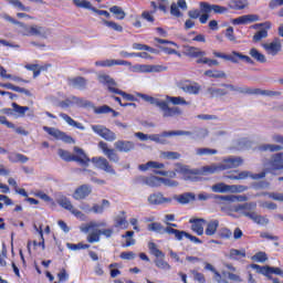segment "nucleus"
Listing matches in <instances>:
<instances>
[{"label":"nucleus","instance_id":"1","mask_svg":"<svg viewBox=\"0 0 283 283\" xmlns=\"http://www.w3.org/2000/svg\"><path fill=\"white\" fill-rule=\"evenodd\" d=\"M139 98H143L146 103H150V105H156L163 112L164 118H171V116H179L182 114V111L178 106L169 107V104L163 99L149 96L147 94L137 93Z\"/></svg>","mask_w":283,"mask_h":283},{"label":"nucleus","instance_id":"2","mask_svg":"<svg viewBox=\"0 0 283 283\" xmlns=\"http://www.w3.org/2000/svg\"><path fill=\"white\" fill-rule=\"evenodd\" d=\"M75 155H72L69 150H65L63 148H60L57 150V156L65 163H78V165H82V167H88L90 166V157L85 154V150L78 147H74Z\"/></svg>","mask_w":283,"mask_h":283},{"label":"nucleus","instance_id":"3","mask_svg":"<svg viewBox=\"0 0 283 283\" xmlns=\"http://www.w3.org/2000/svg\"><path fill=\"white\" fill-rule=\"evenodd\" d=\"M221 87L230 90V92H239V94H250L256 96H282V93L279 91H266L261 88H249V87H235L233 84H221Z\"/></svg>","mask_w":283,"mask_h":283},{"label":"nucleus","instance_id":"4","mask_svg":"<svg viewBox=\"0 0 283 283\" xmlns=\"http://www.w3.org/2000/svg\"><path fill=\"white\" fill-rule=\"evenodd\" d=\"M148 249L151 253V255H155V265L157 266V269H160L161 271H170L171 270V265L169 263H167V261H165V253L158 249V245L154 242H150L148 244Z\"/></svg>","mask_w":283,"mask_h":283},{"label":"nucleus","instance_id":"5","mask_svg":"<svg viewBox=\"0 0 283 283\" xmlns=\"http://www.w3.org/2000/svg\"><path fill=\"white\" fill-rule=\"evenodd\" d=\"M213 56H216L217 59H223L224 61H230L231 63H240V61H243L244 63H248V65L255 64V62L249 55H244L237 51H232L231 54H224L214 51Z\"/></svg>","mask_w":283,"mask_h":283},{"label":"nucleus","instance_id":"6","mask_svg":"<svg viewBox=\"0 0 283 283\" xmlns=\"http://www.w3.org/2000/svg\"><path fill=\"white\" fill-rule=\"evenodd\" d=\"M200 8L203 12L202 15H199L200 23L205 24L209 21V12H214V14H224L229 9L219 4H210L209 2H200Z\"/></svg>","mask_w":283,"mask_h":283},{"label":"nucleus","instance_id":"7","mask_svg":"<svg viewBox=\"0 0 283 283\" xmlns=\"http://www.w3.org/2000/svg\"><path fill=\"white\" fill-rule=\"evenodd\" d=\"M226 178H228V180H247V178H252V180H262V178H266V171L251 174L247 170H243L241 172L234 170L232 174L226 176Z\"/></svg>","mask_w":283,"mask_h":283},{"label":"nucleus","instance_id":"8","mask_svg":"<svg viewBox=\"0 0 283 283\" xmlns=\"http://www.w3.org/2000/svg\"><path fill=\"white\" fill-rule=\"evenodd\" d=\"M169 136H191V132L189 130H170V132H164L163 134H154L149 135V140H153V143H160V145H165L167 140L165 138Z\"/></svg>","mask_w":283,"mask_h":283},{"label":"nucleus","instance_id":"9","mask_svg":"<svg viewBox=\"0 0 283 283\" xmlns=\"http://www.w3.org/2000/svg\"><path fill=\"white\" fill-rule=\"evenodd\" d=\"M43 130L49 134V136H53L55 140H62V143H66V145H74L75 140L72 136L67 135L65 132L59 130V128L43 126Z\"/></svg>","mask_w":283,"mask_h":283},{"label":"nucleus","instance_id":"10","mask_svg":"<svg viewBox=\"0 0 283 283\" xmlns=\"http://www.w3.org/2000/svg\"><path fill=\"white\" fill-rule=\"evenodd\" d=\"M91 128L94 134H96L104 140H107L108 143H114V140H116V133L103 125H92Z\"/></svg>","mask_w":283,"mask_h":283},{"label":"nucleus","instance_id":"11","mask_svg":"<svg viewBox=\"0 0 283 283\" xmlns=\"http://www.w3.org/2000/svg\"><path fill=\"white\" fill-rule=\"evenodd\" d=\"M90 163H93L96 169H101L102 171H105L106 174H112L113 176L116 175L114 166H112V164H109V160H107V158L105 157H93L92 159H90Z\"/></svg>","mask_w":283,"mask_h":283},{"label":"nucleus","instance_id":"12","mask_svg":"<svg viewBox=\"0 0 283 283\" xmlns=\"http://www.w3.org/2000/svg\"><path fill=\"white\" fill-rule=\"evenodd\" d=\"M23 36H42V39H46L48 34H50V29L44 27H39L36 24L28 27L25 25Z\"/></svg>","mask_w":283,"mask_h":283},{"label":"nucleus","instance_id":"13","mask_svg":"<svg viewBox=\"0 0 283 283\" xmlns=\"http://www.w3.org/2000/svg\"><path fill=\"white\" fill-rule=\"evenodd\" d=\"M74 6L76 8H83L84 10H92V12H95L99 17H106V19H109L111 14L105 10H98L96 7L92 6V2L87 0H73Z\"/></svg>","mask_w":283,"mask_h":283},{"label":"nucleus","instance_id":"14","mask_svg":"<svg viewBox=\"0 0 283 283\" xmlns=\"http://www.w3.org/2000/svg\"><path fill=\"white\" fill-rule=\"evenodd\" d=\"M71 105H81L82 107H87V105H90V102L74 95L59 102V107H61L62 109H67V107H71Z\"/></svg>","mask_w":283,"mask_h":283},{"label":"nucleus","instance_id":"15","mask_svg":"<svg viewBox=\"0 0 283 283\" xmlns=\"http://www.w3.org/2000/svg\"><path fill=\"white\" fill-rule=\"evenodd\" d=\"M98 147H99V149H102L103 154H105V156L108 158V160L111 163H119L120 161V157L118 156L116 150L114 148H109L107 143L99 142Z\"/></svg>","mask_w":283,"mask_h":283},{"label":"nucleus","instance_id":"16","mask_svg":"<svg viewBox=\"0 0 283 283\" xmlns=\"http://www.w3.org/2000/svg\"><path fill=\"white\" fill-rule=\"evenodd\" d=\"M92 196V186L84 184L77 187L73 192L74 200H85Z\"/></svg>","mask_w":283,"mask_h":283},{"label":"nucleus","instance_id":"17","mask_svg":"<svg viewBox=\"0 0 283 283\" xmlns=\"http://www.w3.org/2000/svg\"><path fill=\"white\" fill-rule=\"evenodd\" d=\"M97 81L102 85H106L107 90H108V92H111V94H114V92L117 90L116 88V85H117L116 81L112 76H109L105 73L98 74L97 75Z\"/></svg>","mask_w":283,"mask_h":283},{"label":"nucleus","instance_id":"18","mask_svg":"<svg viewBox=\"0 0 283 283\" xmlns=\"http://www.w3.org/2000/svg\"><path fill=\"white\" fill-rule=\"evenodd\" d=\"M59 205L62 207V209L70 211V213L75 216V218H83V212H81L78 209H75L70 199L64 197L59 200Z\"/></svg>","mask_w":283,"mask_h":283},{"label":"nucleus","instance_id":"19","mask_svg":"<svg viewBox=\"0 0 283 283\" xmlns=\"http://www.w3.org/2000/svg\"><path fill=\"white\" fill-rule=\"evenodd\" d=\"M260 21V15L258 14H245L232 20L233 25H248V23H255Z\"/></svg>","mask_w":283,"mask_h":283},{"label":"nucleus","instance_id":"20","mask_svg":"<svg viewBox=\"0 0 283 283\" xmlns=\"http://www.w3.org/2000/svg\"><path fill=\"white\" fill-rule=\"evenodd\" d=\"M114 147L116 151H119L120 154H129V151H133L136 145L134 144V142H129V140H117L114 144Z\"/></svg>","mask_w":283,"mask_h":283},{"label":"nucleus","instance_id":"21","mask_svg":"<svg viewBox=\"0 0 283 283\" xmlns=\"http://www.w3.org/2000/svg\"><path fill=\"white\" fill-rule=\"evenodd\" d=\"M149 205L158 206V205H167L171 202V198H166L160 192H155L148 197Z\"/></svg>","mask_w":283,"mask_h":283},{"label":"nucleus","instance_id":"22","mask_svg":"<svg viewBox=\"0 0 283 283\" xmlns=\"http://www.w3.org/2000/svg\"><path fill=\"white\" fill-rule=\"evenodd\" d=\"M264 50L271 56H277L282 52V43L279 40H275L269 44H263Z\"/></svg>","mask_w":283,"mask_h":283},{"label":"nucleus","instance_id":"23","mask_svg":"<svg viewBox=\"0 0 283 283\" xmlns=\"http://www.w3.org/2000/svg\"><path fill=\"white\" fill-rule=\"evenodd\" d=\"M109 200L103 199L102 206L98 203L93 205L92 208H90V205H85L82 207L83 211H93V213H103L105 211V208H109Z\"/></svg>","mask_w":283,"mask_h":283},{"label":"nucleus","instance_id":"24","mask_svg":"<svg viewBox=\"0 0 283 283\" xmlns=\"http://www.w3.org/2000/svg\"><path fill=\"white\" fill-rule=\"evenodd\" d=\"M96 67H114V65H130L125 60H102L95 62Z\"/></svg>","mask_w":283,"mask_h":283},{"label":"nucleus","instance_id":"25","mask_svg":"<svg viewBox=\"0 0 283 283\" xmlns=\"http://www.w3.org/2000/svg\"><path fill=\"white\" fill-rule=\"evenodd\" d=\"M185 54L189 59H205L207 55V52L200 50L199 48L196 46H186Z\"/></svg>","mask_w":283,"mask_h":283},{"label":"nucleus","instance_id":"26","mask_svg":"<svg viewBox=\"0 0 283 283\" xmlns=\"http://www.w3.org/2000/svg\"><path fill=\"white\" fill-rule=\"evenodd\" d=\"M160 185H167L168 187H171V180L156 176L148 177L147 187H160Z\"/></svg>","mask_w":283,"mask_h":283},{"label":"nucleus","instance_id":"27","mask_svg":"<svg viewBox=\"0 0 283 283\" xmlns=\"http://www.w3.org/2000/svg\"><path fill=\"white\" fill-rule=\"evenodd\" d=\"M180 90L185 92L186 94H200L201 86L198 83L189 84V83H182L180 84Z\"/></svg>","mask_w":283,"mask_h":283},{"label":"nucleus","instance_id":"28","mask_svg":"<svg viewBox=\"0 0 283 283\" xmlns=\"http://www.w3.org/2000/svg\"><path fill=\"white\" fill-rule=\"evenodd\" d=\"M191 224V230L197 233V235H203L205 234V224H207V220L205 219H193Z\"/></svg>","mask_w":283,"mask_h":283},{"label":"nucleus","instance_id":"29","mask_svg":"<svg viewBox=\"0 0 283 283\" xmlns=\"http://www.w3.org/2000/svg\"><path fill=\"white\" fill-rule=\"evenodd\" d=\"M258 208V203L255 202H247L238 206V211H241L242 216L249 218L247 213H255V209Z\"/></svg>","mask_w":283,"mask_h":283},{"label":"nucleus","instance_id":"30","mask_svg":"<svg viewBox=\"0 0 283 283\" xmlns=\"http://www.w3.org/2000/svg\"><path fill=\"white\" fill-rule=\"evenodd\" d=\"M69 85H72L77 90H87V78L83 76H76V77L70 78Z\"/></svg>","mask_w":283,"mask_h":283},{"label":"nucleus","instance_id":"31","mask_svg":"<svg viewBox=\"0 0 283 283\" xmlns=\"http://www.w3.org/2000/svg\"><path fill=\"white\" fill-rule=\"evenodd\" d=\"M50 67V64H45L40 66L39 64H27L25 70H29V72H33V78H36L41 75V72H46V70Z\"/></svg>","mask_w":283,"mask_h":283},{"label":"nucleus","instance_id":"32","mask_svg":"<svg viewBox=\"0 0 283 283\" xmlns=\"http://www.w3.org/2000/svg\"><path fill=\"white\" fill-rule=\"evenodd\" d=\"M217 200H223L226 202H247L249 200V197L247 196H235V195H227V196H217Z\"/></svg>","mask_w":283,"mask_h":283},{"label":"nucleus","instance_id":"33","mask_svg":"<svg viewBox=\"0 0 283 283\" xmlns=\"http://www.w3.org/2000/svg\"><path fill=\"white\" fill-rule=\"evenodd\" d=\"M0 87L4 90H12V92H18L19 94H24L25 96H32V92L27 88L15 86L12 83H0Z\"/></svg>","mask_w":283,"mask_h":283},{"label":"nucleus","instance_id":"34","mask_svg":"<svg viewBox=\"0 0 283 283\" xmlns=\"http://www.w3.org/2000/svg\"><path fill=\"white\" fill-rule=\"evenodd\" d=\"M166 233H168V235H175V238L180 241L182 240V238H189V233L185 230H178V229H174L171 227H166L165 228Z\"/></svg>","mask_w":283,"mask_h":283},{"label":"nucleus","instance_id":"35","mask_svg":"<svg viewBox=\"0 0 283 283\" xmlns=\"http://www.w3.org/2000/svg\"><path fill=\"white\" fill-rule=\"evenodd\" d=\"M115 227L117 229H129V222L125 211H120V216L115 218Z\"/></svg>","mask_w":283,"mask_h":283},{"label":"nucleus","instance_id":"36","mask_svg":"<svg viewBox=\"0 0 283 283\" xmlns=\"http://www.w3.org/2000/svg\"><path fill=\"white\" fill-rule=\"evenodd\" d=\"M207 228L205 230L206 235H216L218 233V227H220V221L218 219L206 221Z\"/></svg>","mask_w":283,"mask_h":283},{"label":"nucleus","instance_id":"37","mask_svg":"<svg viewBox=\"0 0 283 283\" xmlns=\"http://www.w3.org/2000/svg\"><path fill=\"white\" fill-rule=\"evenodd\" d=\"M60 118H63V120H65V123H67V125H70L71 127L81 129V132H83L85 129V126H83V124L74 120V118H72L70 115H67L65 113H60Z\"/></svg>","mask_w":283,"mask_h":283},{"label":"nucleus","instance_id":"38","mask_svg":"<svg viewBox=\"0 0 283 283\" xmlns=\"http://www.w3.org/2000/svg\"><path fill=\"white\" fill-rule=\"evenodd\" d=\"M175 200H177L179 205H189V202H193V200H196V195L191 192H185L175 197Z\"/></svg>","mask_w":283,"mask_h":283},{"label":"nucleus","instance_id":"39","mask_svg":"<svg viewBox=\"0 0 283 283\" xmlns=\"http://www.w3.org/2000/svg\"><path fill=\"white\" fill-rule=\"evenodd\" d=\"M140 171H147L148 169H165V164L158 161H148L139 165Z\"/></svg>","mask_w":283,"mask_h":283},{"label":"nucleus","instance_id":"40","mask_svg":"<svg viewBox=\"0 0 283 283\" xmlns=\"http://www.w3.org/2000/svg\"><path fill=\"white\" fill-rule=\"evenodd\" d=\"M270 165L272 169H283V153L274 155Z\"/></svg>","mask_w":283,"mask_h":283},{"label":"nucleus","instance_id":"41","mask_svg":"<svg viewBox=\"0 0 283 283\" xmlns=\"http://www.w3.org/2000/svg\"><path fill=\"white\" fill-rule=\"evenodd\" d=\"M9 161L10 163H22L25 164L28 163V160H30V158H28V156L21 154V153H12L9 155Z\"/></svg>","mask_w":283,"mask_h":283},{"label":"nucleus","instance_id":"42","mask_svg":"<svg viewBox=\"0 0 283 283\" xmlns=\"http://www.w3.org/2000/svg\"><path fill=\"white\" fill-rule=\"evenodd\" d=\"M210 98H216L218 96H227L229 91L227 88H216V87H208L207 90Z\"/></svg>","mask_w":283,"mask_h":283},{"label":"nucleus","instance_id":"43","mask_svg":"<svg viewBox=\"0 0 283 283\" xmlns=\"http://www.w3.org/2000/svg\"><path fill=\"white\" fill-rule=\"evenodd\" d=\"M247 216L250 220H253V222H255V224H261L262 227H264V224H269V219H266V217H262V216L258 214L256 212L247 213Z\"/></svg>","mask_w":283,"mask_h":283},{"label":"nucleus","instance_id":"44","mask_svg":"<svg viewBox=\"0 0 283 283\" xmlns=\"http://www.w3.org/2000/svg\"><path fill=\"white\" fill-rule=\"evenodd\" d=\"M242 163H243V160L240 157H230L224 160V165H226V167H228V169H233L235 167H240V166H242Z\"/></svg>","mask_w":283,"mask_h":283},{"label":"nucleus","instance_id":"45","mask_svg":"<svg viewBox=\"0 0 283 283\" xmlns=\"http://www.w3.org/2000/svg\"><path fill=\"white\" fill-rule=\"evenodd\" d=\"M250 56L254 59L258 63H265L266 62V56L262 54L258 49L252 48L249 52Z\"/></svg>","mask_w":283,"mask_h":283},{"label":"nucleus","instance_id":"46","mask_svg":"<svg viewBox=\"0 0 283 283\" xmlns=\"http://www.w3.org/2000/svg\"><path fill=\"white\" fill-rule=\"evenodd\" d=\"M203 74L209 78H227V73H224V71L208 70V71H205Z\"/></svg>","mask_w":283,"mask_h":283},{"label":"nucleus","instance_id":"47","mask_svg":"<svg viewBox=\"0 0 283 283\" xmlns=\"http://www.w3.org/2000/svg\"><path fill=\"white\" fill-rule=\"evenodd\" d=\"M212 191L214 193H228V191H231V186L224 182H219L212 186Z\"/></svg>","mask_w":283,"mask_h":283},{"label":"nucleus","instance_id":"48","mask_svg":"<svg viewBox=\"0 0 283 283\" xmlns=\"http://www.w3.org/2000/svg\"><path fill=\"white\" fill-rule=\"evenodd\" d=\"M109 12H112V14H114L115 19H117L118 21H123V19H125V17H126V13L123 10V8H120L118 6L111 7Z\"/></svg>","mask_w":283,"mask_h":283},{"label":"nucleus","instance_id":"49","mask_svg":"<svg viewBox=\"0 0 283 283\" xmlns=\"http://www.w3.org/2000/svg\"><path fill=\"white\" fill-rule=\"evenodd\" d=\"M260 151H282L283 147L280 145H273V144H263L259 146Z\"/></svg>","mask_w":283,"mask_h":283},{"label":"nucleus","instance_id":"50","mask_svg":"<svg viewBox=\"0 0 283 283\" xmlns=\"http://www.w3.org/2000/svg\"><path fill=\"white\" fill-rule=\"evenodd\" d=\"M218 154V149L213 148H197L196 155L197 156H216Z\"/></svg>","mask_w":283,"mask_h":283},{"label":"nucleus","instance_id":"51","mask_svg":"<svg viewBox=\"0 0 283 283\" xmlns=\"http://www.w3.org/2000/svg\"><path fill=\"white\" fill-rule=\"evenodd\" d=\"M10 6H13V8H17L18 10H21V12H30L32 10L30 7H25L20 0H7Z\"/></svg>","mask_w":283,"mask_h":283},{"label":"nucleus","instance_id":"52","mask_svg":"<svg viewBox=\"0 0 283 283\" xmlns=\"http://www.w3.org/2000/svg\"><path fill=\"white\" fill-rule=\"evenodd\" d=\"M269 30L270 29H261L260 31H258L253 38L252 41L254 43H260V41H262V39H266V36H269Z\"/></svg>","mask_w":283,"mask_h":283},{"label":"nucleus","instance_id":"53","mask_svg":"<svg viewBox=\"0 0 283 283\" xmlns=\"http://www.w3.org/2000/svg\"><path fill=\"white\" fill-rule=\"evenodd\" d=\"M122 238H128L126 242L122 245L125 248L127 247H134L136 244V239H134V231H127L125 234L122 235Z\"/></svg>","mask_w":283,"mask_h":283},{"label":"nucleus","instance_id":"54","mask_svg":"<svg viewBox=\"0 0 283 283\" xmlns=\"http://www.w3.org/2000/svg\"><path fill=\"white\" fill-rule=\"evenodd\" d=\"M230 260H240L241 258H247V251L231 249L229 254Z\"/></svg>","mask_w":283,"mask_h":283},{"label":"nucleus","instance_id":"55","mask_svg":"<svg viewBox=\"0 0 283 283\" xmlns=\"http://www.w3.org/2000/svg\"><path fill=\"white\" fill-rule=\"evenodd\" d=\"M166 101H168L172 105H189V103L186 99H184L181 96L174 97V96L167 95Z\"/></svg>","mask_w":283,"mask_h":283},{"label":"nucleus","instance_id":"56","mask_svg":"<svg viewBox=\"0 0 283 283\" xmlns=\"http://www.w3.org/2000/svg\"><path fill=\"white\" fill-rule=\"evenodd\" d=\"M233 232L229 228H221L218 230V238L221 240H231Z\"/></svg>","mask_w":283,"mask_h":283},{"label":"nucleus","instance_id":"57","mask_svg":"<svg viewBox=\"0 0 283 283\" xmlns=\"http://www.w3.org/2000/svg\"><path fill=\"white\" fill-rule=\"evenodd\" d=\"M148 231H155V233H167L165 227H163V224L158 222L149 223Z\"/></svg>","mask_w":283,"mask_h":283},{"label":"nucleus","instance_id":"58","mask_svg":"<svg viewBox=\"0 0 283 283\" xmlns=\"http://www.w3.org/2000/svg\"><path fill=\"white\" fill-rule=\"evenodd\" d=\"M113 94H118L120 97L124 98V101H130L132 103L138 101V98H136V96H134L133 94L120 91L119 88H117Z\"/></svg>","mask_w":283,"mask_h":283},{"label":"nucleus","instance_id":"59","mask_svg":"<svg viewBox=\"0 0 283 283\" xmlns=\"http://www.w3.org/2000/svg\"><path fill=\"white\" fill-rule=\"evenodd\" d=\"M133 50H145L146 52H150L151 54H157L158 51L149 45L140 44V43H134Z\"/></svg>","mask_w":283,"mask_h":283},{"label":"nucleus","instance_id":"60","mask_svg":"<svg viewBox=\"0 0 283 283\" xmlns=\"http://www.w3.org/2000/svg\"><path fill=\"white\" fill-rule=\"evenodd\" d=\"M87 242L94 244V242H101V230H95L87 235Z\"/></svg>","mask_w":283,"mask_h":283},{"label":"nucleus","instance_id":"61","mask_svg":"<svg viewBox=\"0 0 283 283\" xmlns=\"http://www.w3.org/2000/svg\"><path fill=\"white\" fill-rule=\"evenodd\" d=\"M103 23L106 25V28H111V30H114L115 32H123V25L114 21L103 20Z\"/></svg>","mask_w":283,"mask_h":283},{"label":"nucleus","instance_id":"62","mask_svg":"<svg viewBox=\"0 0 283 283\" xmlns=\"http://www.w3.org/2000/svg\"><path fill=\"white\" fill-rule=\"evenodd\" d=\"M12 107H13V112H15V114H19V116H25V112L30 111V107L21 106L17 103H12Z\"/></svg>","mask_w":283,"mask_h":283},{"label":"nucleus","instance_id":"63","mask_svg":"<svg viewBox=\"0 0 283 283\" xmlns=\"http://www.w3.org/2000/svg\"><path fill=\"white\" fill-rule=\"evenodd\" d=\"M252 260H254V262L264 263L266 262V260H269V256L266 255V252L260 251L252 256Z\"/></svg>","mask_w":283,"mask_h":283},{"label":"nucleus","instance_id":"64","mask_svg":"<svg viewBox=\"0 0 283 283\" xmlns=\"http://www.w3.org/2000/svg\"><path fill=\"white\" fill-rule=\"evenodd\" d=\"M111 112H114V108L103 105L94 108V114H111Z\"/></svg>","mask_w":283,"mask_h":283}]
</instances>
